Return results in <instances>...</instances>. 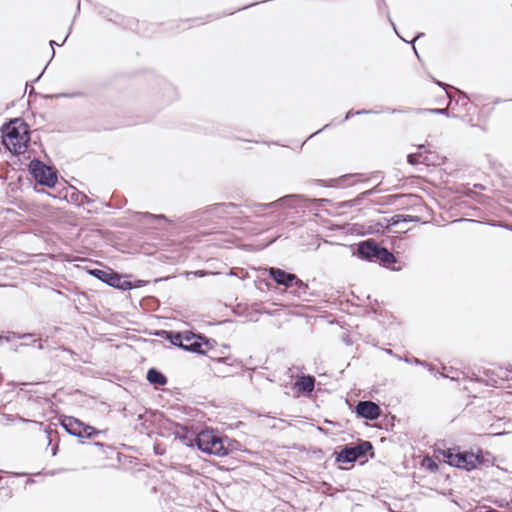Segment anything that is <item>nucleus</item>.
Instances as JSON below:
<instances>
[{
	"mask_svg": "<svg viewBox=\"0 0 512 512\" xmlns=\"http://www.w3.org/2000/svg\"><path fill=\"white\" fill-rule=\"evenodd\" d=\"M457 452L458 446H453L449 448H434V453L442 456L443 463L456 468L457 466Z\"/></svg>",
	"mask_w": 512,
	"mask_h": 512,
	"instance_id": "6ab92c4d",
	"label": "nucleus"
},
{
	"mask_svg": "<svg viewBox=\"0 0 512 512\" xmlns=\"http://www.w3.org/2000/svg\"><path fill=\"white\" fill-rule=\"evenodd\" d=\"M411 222H414V223H419L421 222V218L419 216H414V215H411Z\"/></svg>",
	"mask_w": 512,
	"mask_h": 512,
	"instance_id": "37998d69",
	"label": "nucleus"
},
{
	"mask_svg": "<svg viewBox=\"0 0 512 512\" xmlns=\"http://www.w3.org/2000/svg\"><path fill=\"white\" fill-rule=\"evenodd\" d=\"M224 434L217 429L205 428L196 431L194 428V447L200 452L217 457L225 456Z\"/></svg>",
	"mask_w": 512,
	"mask_h": 512,
	"instance_id": "f03ea898",
	"label": "nucleus"
},
{
	"mask_svg": "<svg viewBox=\"0 0 512 512\" xmlns=\"http://www.w3.org/2000/svg\"><path fill=\"white\" fill-rule=\"evenodd\" d=\"M302 199L303 196L300 194H288L269 203H254L251 207L254 209V212L264 211L266 209L296 208Z\"/></svg>",
	"mask_w": 512,
	"mask_h": 512,
	"instance_id": "1a4fd4ad",
	"label": "nucleus"
},
{
	"mask_svg": "<svg viewBox=\"0 0 512 512\" xmlns=\"http://www.w3.org/2000/svg\"><path fill=\"white\" fill-rule=\"evenodd\" d=\"M377 10H378L379 14L384 15V16L386 17V19L388 20L389 24L391 25V27L393 28L394 32L396 33V35H397L401 40H403L404 42L408 43V41H406L404 38H402V37L399 35V33H398V31H397V28H396V25H395L394 21L392 20V18H391V16H390V12H389V9H388V5H387V3L385 2V6H384V5L381 3V0H377ZM422 36H424V33L419 32V33H417V34L415 35V37H414V38L409 42V44H411V45H412V48H413V50H414V52H415V54H416V56H417L418 58H420V56H419V53H418V51H417V49H416V47H415V42H416L419 38H421Z\"/></svg>",
	"mask_w": 512,
	"mask_h": 512,
	"instance_id": "4468645a",
	"label": "nucleus"
},
{
	"mask_svg": "<svg viewBox=\"0 0 512 512\" xmlns=\"http://www.w3.org/2000/svg\"><path fill=\"white\" fill-rule=\"evenodd\" d=\"M69 424H72V417L71 416L63 417L61 420V426L71 435Z\"/></svg>",
	"mask_w": 512,
	"mask_h": 512,
	"instance_id": "72a5a7b5",
	"label": "nucleus"
},
{
	"mask_svg": "<svg viewBox=\"0 0 512 512\" xmlns=\"http://www.w3.org/2000/svg\"><path fill=\"white\" fill-rule=\"evenodd\" d=\"M493 457L490 452L478 448L474 453L472 450H461L458 446L457 452V466L456 468L471 472L480 466L490 467L493 466Z\"/></svg>",
	"mask_w": 512,
	"mask_h": 512,
	"instance_id": "39448f33",
	"label": "nucleus"
},
{
	"mask_svg": "<svg viewBox=\"0 0 512 512\" xmlns=\"http://www.w3.org/2000/svg\"><path fill=\"white\" fill-rule=\"evenodd\" d=\"M453 90V92H447V98L450 100V105L454 103L455 106H460L464 110L469 111L472 106V102L470 101L468 94L456 87H453Z\"/></svg>",
	"mask_w": 512,
	"mask_h": 512,
	"instance_id": "f3484780",
	"label": "nucleus"
},
{
	"mask_svg": "<svg viewBox=\"0 0 512 512\" xmlns=\"http://www.w3.org/2000/svg\"><path fill=\"white\" fill-rule=\"evenodd\" d=\"M379 112L373 109H360L356 110L355 114L357 115H369V114H378Z\"/></svg>",
	"mask_w": 512,
	"mask_h": 512,
	"instance_id": "f704fd0d",
	"label": "nucleus"
},
{
	"mask_svg": "<svg viewBox=\"0 0 512 512\" xmlns=\"http://www.w3.org/2000/svg\"><path fill=\"white\" fill-rule=\"evenodd\" d=\"M296 389L304 395H310L315 388V377L310 374H302L295 381Z\"/></svg>",
	"mask_w": 512,
	"mask_h": 512,
	"instance_id": "a211bd4d",
	"label": "nucleus"
},
{
	"mask_svg": "<svg viewBox=\"0 0 512 512\" xmlns=\"http://www.w3.org/2000/svg\"><path fill=\"white\" fill-rule=\"evenodd\" d=\"M414 113L416 114H422V113H431V114H437V115H444L446 117H452V118H459L457 114H450L448 108H417L414 109Z\"/></svg>",
	"mask_w": 512,
	"mask_h": 512,
	"instance_id": "b1692460",
	"label": "nucleus"
},
{
	"mask_svg": "<svg viewBox=\"0 0 512 512\" xmlns=\"http://www.w3.org/2000/svg\"><path fill=\"white\" fill-rule=\"evenodd\" d=\"M509 371H510V372H512V365H511V368H510V370H509Z\"/></svg>",
	"mask_w": 512,
	"mask_h": 512,
	"instance_id": "4d7b16f0",
	"label": "nucleus"
},
{
	"mask_svg": "<svg viewBox=\"0 0 512 512\" xmlns=\"http://www.w3.org/2000/svg\"><path fill=\"white\" fill-rule=\"evenodd\" d=\"M253 5H256V3L251 4V6H253ZM248 7H250V5H246V6L240 7L237 10L240 11V10L246 9Z\"/></svg>",
	"mask_w": 512,
	"mask_h": 512,
	"instance_id": "09e8293b",
	"label": "nucleus"
},
{
	"mask_svg": "<svg viewBox=\"0 0 512 512\" xmlns=\"http://www.w3.org/2000/svg\"><path fill=\"white\" fill-rule=\"evenodd\" d=\"M384 351H385L387 354L394 356L395 358H396V356H397L396 354H394V353H393V351H392L391 349H384Z\"/></svg>",
	"mask_w": 512,
	"mask_h": 512,
	"instance_id": "de8ad7c7",
	"label": "nucleus"
},
{
	"mask_svg": "<svg viewBox=\"0 0 512 512\" xmlns=\"http://www.w3.org/2000/svg\"><path fill=\"white\" fill-rule=\"evenodd\" d=\"M331 124H326L324 125L321 129L317 130L316 132L312 133L311 135L308 136L307 139H311L312 137H314L315 135L321 133L323 130L327 129L330 127Z\"/></svg>",
	"mask_w": 512,
	"mask_h": 512,
	"instance_id": "58836bf2",
	"label": "nucleus"
},
{
	"mask_svg": "<svg viewBox=\"0 0 512 512\" xmlns=\"http://www.w3.org/2000/svg\"><path fill=\"white\" fill-rule=\"evenodd\" d=\"M193 486H194V490H197L198 495H202L205 492L206 488L203 485L202 476L200 474H197V475L194 474Z\"/></svg>",
	"mask_w": 512,
	"mask_h": 512,
	"instance_id": "cd10ccee",
	"label": "nucleus"
},
{
	"mask_svg": "<svg viewBox=\"0 0 512 512\" xmlns=\"http://www.w3.org/2000/svg\"><path fill=\"white\" fill-rule=\"evenodd\" d=\"M313 453L320 456L323 454V450L321 448H318V449L314 450Z\"/></svg>",
	"mask_w": 512,
	"mask_h": 512,
	"instance_id": "49530a36",
	"label": "nucleus"
},
{
	"mask_svg": "<svg viewBox=\"0 0 512 512\" xmlns=\"http://www.w3.org/2000/svg\"><path fill=\"white\" fill-rule=\"evenodd\" d=\"M90 274L112 287H119L120 285L121 279L116 273L94 269L90 271Z\"/></svg>",
	"mask_w": 512,
	"mask_h": 512,
	"instance_id": "aec40b11",
	"label": "nucleus"
},
{
	"mask_svg": "<svg viewBox=\"0 0 512 512\" xmlns=\"http://www.w3.org/2000/svg\"><path fill=\"white\" fill-rule=\"evenodd\" d=\"M269 278H271L277 285L283 286L286 289H291L297 297L307 295L309 286L303 282L296 274L288 272L278 267H269L267 269Z\"/></svg>",
	"mask_w": 512,
	"mask_h": 512,
	"instance_id": "20e7f679",
	"label": "nucleus"
},
{
	"mask_svg": "<svg viewBox=\"0 0 512 512\" xmlns=\"http://www.w3.org/2000/svg\"><path fill=\"white\" fill-rule=\"evenodd\" d=\"M404 214H396V215H393L392 217H390L387 221H386V225L388 226H397L401 223H404Z\"/></svg>",
	"mask_w": 512,
	"mask_h": 512,
	"instance_id": "c85d7f7f",
	"label": "nucleus"
},
{
	"mask_svg": "<svg viewBox=\"0 0 512 512\" xmlns=\"http://www.w3.org/2000/svg\"><path fill=\"white\" fill-rule=\"evenodd\" d=\"M199 234H202V235H205V234H210V232H206V231H198V227H195L194 226V235H193V238H194V242L195 241H198L197 240V237Z\"/></svg>",
	"mask_w": 512,
	"mask_h": 512,
	"instance_id": "4c0bfd02",
	"label": "nucleus"
},
{
	"mask_svg": "<svg viewBox=\"0 0 512 512\" xmlns=\"http://www.w3.org/2000/svg\"><path fill=\"white\" fill-rule=\"evenodd\" d=\"M350 445H352V450L356 461L367 457L368 454H370L371 458L374 457V447L372 442L358 439L356 442H351Z\"/></svg>",
	"mask_w": 512,
	"mask_h": 512,
	"instance_id": "dca6fc26",
	"label": "nucleus"
},
{
	"mask_svg": "<svg viewBox=\"0 0 512 512\" xmlns=\"http://www.w3.org/2000/svg\"><path fill=\"white\" fill-rule=\"evenodd\" d=\"M225 456L231 455L237 452L250 453V451L239 441L236 439L230 438L224 435L223 439Z\"/></svg>",
	"mask_w": 512,
	"mask_h": 512,
	"instance_id": "412c9836",
	"label": "nucleus"
},
{
	"mask_svg": "<svg viewBox=\"0 0 512 512\" xmlns=\"http://www.w3.org/2000/svg\"><path fill=\"white\" fill-rule=\"evenodd\" d=\"M381 3L385 6V0H381Z\"/></svg>",
	"mask_w": 512,
	"mask_h": 512,
	"instance_id": "6e6d98bb",
	"label": "nucleus"
},
{
	"mask_svg": "<svg viewBox=\"0 0 512 512\" xmlns=\"http://www.w3.org/2000/svg\"><path fill=\"white\" fill-rule=\"evenodd\" d=\"M158 336H161L167 340L174 346L181 347L187 351H192V343H184L183 341L190 342L192 339V331H186L184 334L180 332H172V331H159L156 333Z\"/></svg>",
	"mask_w": 512,
	"mask_h": 512,
	"instance_id": "f8f14e48",
	"label": "nucleus"
},
{
	"mask_svg": "<svg viewBox=\"0 0 512 512\" xmlns=\"http://www.w3.org/2000/svg\"><path fill=\"white\" fill-rule=\"evenodd\" d=\"M425 160L426 158H423L421 153H410L407 155V162L413 166L424 163Z\"/></svg>",
	"mask_w": 512,
	"mask_h": 512,
	"instance_id": "393cba45",
	"label": "nucleus"
},
{
	"mask_svg": "<svg viewBox=\"0 0 512 512\" xmlns=\"http://www.w3.org/2000/svg\"><path fill=\"white\" fill-rule=\"evenodd\" d=\"M354 412L358 418L375 421L381 416L382 410L377 403L371 400H361L357 402Z\"/></svg>",
	"mask_w": 512,
	"mask_h": 512,
	"instance_id": "9b49d317",
	"label": "nucleus"
},
{
	"mask_svg": "<svg viewBox=\"0 0 512 512\" xmlns=\"http://www.w3.org/2000/svg\"><path fill=\"white\" fill-rule=\"evenodd\" d=\"M378 112L379 113L380 112H387V113H390V114H401V113L414 112V108L397 109V108L386 107L382 111H378Z\"/></svg>",
	"mask_w": 512,
	"mask_h": 512,
	"instance_id": "c756f323",
	"label": "nucleus"
},
{
	"mask_svg": "<svg viewBox=\"0 0 512 512\" xmlns=\"http://www.w3.org/2000/svg\"><path fill=\"white\" fill-rule=\"evenodd\" d=\"M424 463L430 472L436 473L439 470V465L431 458H425Z\"/></svg>",
	"mask_w": 512,
	"mask_h": 512,
	"instance_id": "7c9ffc66",
	"label": "nucleus"
},
{
	"mask_svg": "<svg viewBox=\"0 0 512 512\" xmlns=\"http://www.w3.org/2000/svg\"><path fill=\"white\" fill-rule=\"evenodd\" d=\"M213 223H202V224H199V226H203V227H206V226H209V225H212Z\"/></svg>",
	"mask_w": 512,
	"mask_h": 512,
	"instance_id": "8fccbe9b",
	"label": "nucleus"
},
{
	"mask_svg": "<svg viewBox=\"0 0 512 512\" xmlns=\"http://www.w3.org/2000/svg\"><path fill=\"white\" fill-rule=\"evenodd\" d=\"M193 413H194V420H196L199 416L202 417V412L199 411L198 409L194 408L193 410Z\"/></svg>",
	"mask_w": 512,
	"mask_h": 512,
	"instance_id": "79ce46f5",
	"label": "nucleus"
},
{
	"mask_svg": "<svg viewBox=\"0 0 512 512\" xmlns=\"http://www.w3.org/2000/svg\"><path fill=\"white\" fill-rule=\"evenodd\" d=\"M428 371L436 378L438 377H442V378H446L448 377L447 375H445L444 373H441L437 370V368L433 365H431L430 363H428V366H425Z\"/></svg>",
	"mask_w": 512,
	"mask_h": 512,
	"instance_id": "473e14b6",
	"label": "nucleus"
},
{
	"mask_svg": "<svg viewBox=\"0 0 512 512\" xmlns=\"http://www.w3.org/2000/svg\"><path fill=\"white\" fill-rule=\"evenodd\" d=\"M433 81H434V83H435L437 86H439V87H441L442 89H444V90L446 91V93H447V92H449V91H448V89H449V88L453 89V87H452V86H450V85H448V84H446V83H444V82H442V81H440V80L434 79Z\"/></svg>",
	"mask_w": 512,
	"mask_h": 512,
	"instance_id": "c9c22d12",
	"label": "nucleus"
},
{
	"mask_svg": "<svg viewBox=\"0 0 512 512\" xmlns=\"http://www.w3.org/2000/svg\"><path fill=\"white\" fill-rule=\"evenodd\" d=\"M229 348H230V346H229L228 344H222V345H221V349H218V350H219V351H223V352H224V350H227V349H229Z\"/></svg>",
	"mask_w": 512,
	"mask_h": 512,
	"instance_id": "a18cd8bd",
	"label": "nucleus"
},
{
	"mask_svg": "<svg viewBox=\"0 0 512 512\" xmlns=\"http://www.w3.org/2000/svg\"><path fill=\"white\" fill-rule=\"evenodd\" d=\"M342 340L346 345H352V341L348 334H343Z\"/></svg>",
	"mask_w": 512,
	"mask_h": 512,
	"instance_id": "a19ab883",
	"label": "nucleus"
},
{
	"mask_svg": "<svg viewBox=\"0 0 512 512\" xmlns=\"http://www.w3.org/2000/svg\"><path fill=\"white\" fill-rule=\"evenodd\" d=\"M211 372L217 377H226L234 373L233 368L240 369L241 361L232 358L231 356H225L224 354H218L217 356H210V362H207Z\"/></svg>",
	"mask_w": 512,
	"mask_h": 512,
	"instance_id": "6e6552de",
	"label": "nucleus"
},
{
	"mask_svg": "<svg viewBox=\"0 0 512 512\" xmlns=\"http://www.w3.org/2000/svg\"><path fill=\"white\" fill-rule=\"evenodd\" d=\"M404 218H405L404 223H410L411 222V220H410L411 219V215L404 214Z\"/></svg>",
	"mask_w": 512,
	"mask_h": 512,
	"instance_id": "c03bdc74",
	"label": "nucleus"
},
{
	"mask_svg": "<svg viewBox=\"0 0 512 512\" xmlns=\"http://www.w3.org/2000/svg\"><path fill=\"white\" fill-rule=\"evenodd\" d=\"M389 218L383 217L377 221H372L370 225V233H376V234H385L388 232L391 228V226L386 225V221Z\"/></svg>",
	"mask_w": 512,
	"mask_h": 512,
	"instance_id": "5701e85b",
	"label": "nucleus"
},
{
	"mask_svg": "<svg viewBox=\"0 0 512 512\" xmlns=\"http://www.w3.org/2000/svg\"><path fill=\"white\" fill-rule=\"evenodd\" d=\"M396 358L400 361L407 363V364H414L417 366H428V362L423 361L416 357L409 358V357L396 356Z\"/></svg>",
	"mask_w": 512,
	"mask_h": 512,
	"instance_id": "a878e982",
	"label": "nucleus"
},
{
	"mask_svg": "<svg viewBox=\"0 0 512 512\" xmlns=\"http://www.w3.org/2000/svg\"><path fill=\"white\" fill-rule=\"evenodd\" d=\"M147 380L154 385L163 386L167 383V378L158 370L151 368L147 372Z\"/></svg>",
	"mask_w": 512,
	"mask_h": 512,
	"instance_id": "4be33fe9",
	"label": "nucleus"
},
{
	"mask_svg": "<svg viewBox=\"0 0 512 512\" xmlns=\"http://www.w3.org/2000/svg\"><path fill=\"white\" fill-rule=\"evenodd\" d=\"M95 445L102 446V443L96 442Z\"/></svg>",
	"mask_w": 512,
	"mask_h": 512,
	"instance_id": "5fc2aeb1",
	"label": "nucleus"
},
{
	"mask_svg": "<svg viewBox=\"0 0 512 512\" xmlns=\"http://www.w3.org/2000/svg\"><path fill=\"white\" fill-rule=\"evenodd\" d=\"M209 274H211V273L206 270H201V269L194 270V277H204Z\"/></svg>",
	"mask_w": 512,
	"mask_h": 512,
	"instance_id": "e433bc0d",
	"label": "nucleus"
},
{
	"mask_svg": "<svg viewBox=\"0 0 512 512\" xmlns=\"http://www.w3.org/2000/svg\"><path fill=\"white\" fill-rule=\"evenodd\" d=\"M332 457H334L335 463L337 464H352L356 462V458H354L352 450V445H350V443L337 446L332 453Z\"/></svg>",
	"mask_w": 512,
	"mask_h": 512,
	"instance_id": "2eb2a0df",
	"label": "nucleus"
},
{
	"mask_svg": "<svg viewBox=\"0 0 512 512\" xmlns=\"http://www.w3.org/2000/svg\"><path fill=\"white\" fill-rule=\"evenodd\" d=\"M418 148H419L420 150H424L425 145H424V144H421V145H419V147H418Z\"/></svg>",
	"mask_w": 512,
	"mask_h": 512,
	"instance_id": "603ef678",
	"label": "nucleus"
},
{
	"mask_svg": "<svg viewBox=\"0 0 512 512\" xmlns=\"http://www.w3.org/2000/svg\"><path fill=\"white\" fill-rule=\"evenodd\" d=\"M71 435L76 437H87L91 438L95 435L102 433V431L96 430L94 427L89 426L81 422L80 420L72 417V424H69Z\"/></svg>",
	"mask_w": 512,
	"mask_h": 512,
	"instance_id": "ddd939ff",
	"label": "nucleus"
},
{
	"mask_svg": "<svg viewBox=\"0 0 512 512\" xmlns=\"http://www.w3.org/2000/svg\"><path fill=\"white\" fill-rule=\"evenodd\" d=\"M194 354L198 355L194 357V366H202L206 364L204 356H207L208 362H210V356L225 354V352L218 350V343L215 339L201 332H194Z\"/></svg>",
	"mask_w": 512,
	"mask_h": 512,
	"instance_id": "423d86ee",
	"label": "nucleus"
},
{
	"mask_svg": "<svg viewBox=\"0 0 512 512\" xmlns=\"http://www.w3.org/2000/svg\"><path fill=\"white\" fill-rule=\"evenodd\" d=\"M50 45L53 47V45H56V42L54 40H51Z\"/></svg>",
	"mask_w": 512,
	"mask_h": 512,
	"instance_id": "864d4df0",
	"label": "nucleus"
},
{
	"mask_svg": "<svg viewBox=\"0 0 512 512\" xmlns=\"http://www.w3.org/2000/svg\"><path fill=\"white\" fill-rule=\"evenodd\" d=\"M352 255L362 261L378 263L386 268L397 262L396 256L388 248L372 238L359 241L353 249Z\"/></svg>",
	"mask_w": 512,
	"mask_h": 512,
	"instance_id": "f257e3e1",
	"label": "nucleus"
},
{
	"mask_svg": "<svg viewBox=\"0 0 512 512\" xmlns=\"http://www.w3.org/2000/svg\"><path fill=\"white\" fill-rule=\"evenodd\" d=\"M239 425H245V424H244V422H242V421H238V422H237V424H236V427L238 428V427H239Z\"/></svg>",
	"mask_w": 512,
	"mask_h": 512,
	"instance_id": "3c124183",
	"label": "nucleus"
},
{
	"mask_svg": "<svg viewBox=\"0 0 512 512\" xmlns=\"http://www.w3.org/2000/svg\"><path fill=\"white\" fill-rule=\"evenodd\" d=\"M155 220H165V216L162 214L156 215V214H150V213H144L143 214V221L151 222Z\"/></svg>",
	"mask_w": 512,
	"mask_h": 512,
	"instance_id": "2f4dec72",
	"label": "nucleus"
},
{
	"mask_svg": "<svg viewBox=\"0 0 512 512\" xmlns=\"http://www.w3.org/2000/svg\"><path fill=\"white\" fill-rule=\"evenodd\" d=\"M239 205L233 202L216 203L206 207L204 210L194 211V223L208 221L212 218H224L227 215L235 213Z\"/></svg>",
	"mask_w": 512,
	"mask_h": 512,
	"instance_id": "0eeeda50",
	"label": "nucleus"
},
{
	"mask_svg": "<svg viewBox=\"0 0 512 512\" xmlns=\"http://www.w3.org/2000/svg\"><path fill=\"white\" fill-rule=\"evenodd\" d=\"M30 169L35 180L41 185L53 187L57 182L56 172L40 161L31 162Z\"/></svg>",
	"mask_w": 512,
	"mask_h": 512,
	"instance_id": "9d476101",
	"label": "nucleus"
},
{
	"mask_svg": "<svg viewBox=\"0 0 512 512\" xmlns=\"http://www.w3.org/2000/svg\"><path fill=\"white\" fill-rule=\"evenodd\" d=\"M376 188L364 191L360 193L355 199L349 201V206L357 205L359 204L364 198L374 194L376 192Z\"/></svg>",
	"mask_w": 512,
	"mask_h": 512,
	"instance_id": "bb28decb",
	"label": "nucleus"
},
{
	"mask_svg": "<svg viewBox=\"0 0 512 512\" xmlns=\"http://www.w3.org/2000/svg\"><path fill=\"white\" fill-rule=\"evenodd\" d=\"M357 114H355V111L354 110H350L346 113L344 119L341 121V122H345L347 120H349L351 117L353 116H356Z\"/></svg>",
	"mask_w": 512,
	"mask_h": 512,
	"instance_id": "ea45409f",
	"label": "nucleus"
},
{
	"mask_svg": "<svg viewBox=\"0 0 512 512\" xmlns=\"http://www.w3.org/2000/svg\"><path fill=\"white\" fill-rule=\"evenodd\" d=\"M28 141V128L23 122L15 120L4 129L2 142L10 152L15 154L24 153Z\"/></svg>",
	"mask_w": 512,
	"mask_h": 512,
	"instance_id": "7ed1b4c3",
	"label": "nucleus"
}]
</instances>
